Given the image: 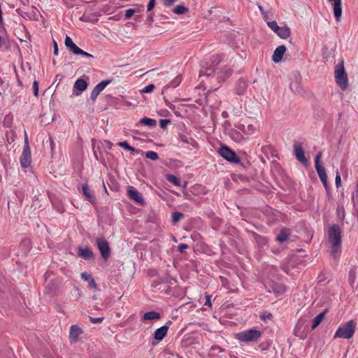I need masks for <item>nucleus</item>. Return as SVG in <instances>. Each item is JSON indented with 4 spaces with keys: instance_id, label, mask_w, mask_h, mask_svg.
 <instances>
[{
    "instance_id": "f257e3e1",
    "label": "nucleus",
    "mask_w": 358,
    "mask_h": 358,
    "mask_svg": "<svg viewBox=\"0 0 358 358\" xmlns=\"http://www.w3.org/2000/svg\"><path fill=\"white\" fill-rule=\"evenodd\" d=\"M329 242L331 244V254L335 255L341 247V230L338 225L333 224L328 231Z\"/></svg>"
},
{
    "instance_id": "f03ea898",
    "label": "nucleus",
    "mask_w": 358,
    "mask_h": 358,
    "mask_svg": "<svg viewBox=\"0 0 358 358\" xmlns=\"http://www.w3.org/2000/svg\"><path fill=\"white\" fill-rule=\"evenodd\" d=\"M335 81L337 85L345 91L348 87V78L344 66V60L340 61L335 66Z\"/></svg>"
},
{
    "instance_id": "7ed1b4c3",
    "label": "nucleus",
    "mask_w": 358,
    "mask_h": 358,
    "mask_svg": "<svg viewBox=\"0 0 358 358\" xmlns=\"http://www.w3.org/2000/svg\"><path fill=\"white\" fill-rule=\"evenodd\" d=\"M356 327L357 323L352 320L341 324L336 330L334 338H351L355 333Z\"/></svg>"
},
{
    "instance_id": "20e7f679",
    "label": "nucleus",
    "mask_w": 358,
    "mask_h": 358,
    "mask_svg": "<svg viewBox=\"0 0 358 358\" xmlns=\"http://www.w3.org/2000/svg\"><path fill=\"white\" fill-rule=\"evenodd\" d=\"M262 331L256 329H250L236 334V338L243 343L256 342L262 336Z\"/></svg>"
},
{
    "instance_id": "39448f33",
    "label": "nucleus",
    "mask_w": 358,
    "mask_h": 358,
    "mask_svg": "<svg viewBox=\"0 0 358 358\" xmlns=\"http://www.w3.org/2000/svg\"><path fill=\"white\" fill-rule=\"evenodd\" d=\"M218 153L224 159L234 164H241L240 157L237 154L226 145H222L219 148Z\"/></svg>"
},
{
    "instance_id": "423d86ee",
    "label": "nucleus",
    "mask_w": 358,
    "mask_h": 358,
    "mask_svg": "<svg viewBox=\"0 0 358 358\" xmlns=\"http://www.w3.org/2000/svg\"><path fill=\"white\" fill-rule=\"evenodd\" d=\"M24 148L22 155L20 157V165L22 168H27L31 162V150L29 144L28 136L27 132L24 131Z\"/></svg>"
},
{
    "instance_id": "0eeeda50",
    "label": "nucleus",
    "mask_w": 358,
    "mask_h": 358,
    "mask_svg": "<svg viewBox=\"0 0 358 358\" xmlns=\"http://www.w3.org/2000/svg\"><path fill=\"white\" fill-rule=\"evenodd\" d=\"M268 27L280 38L286 39L289 37L291 31L287 26L279 27L275 20L267 22Z\"/></svg>"
},
{
    "instance_id": "6e6552de",
    "label": "nucleus",
    "mask_w": 358,
    "mask_h": 358,
    "mask_svg": "<svg viewBox=\"0 0 358 358\" xmlns=\"http://www.w3.org/2000/svg\"><path fill=\"white\" fill-rule=\"evenodd\" d=\"M96 245L101 253V257L107 261L110 256L111 251L108 242L103 237L96 238Z\"/></svg>"
},
{
    "instance_id": "1a4fd4ad",
    "label": "nucleus",
    "mask_w": 358,
    "mask_h": 358,
    "mask_svg": "<svg viewBox=\"0 0 358 358\" xmlns=\"http://www.w3.org/2000/svg\"><path fill=\"white\" fill-rule=\"evenodd\" d=\"M322 152H319L315 158V166L320 180L327 178L325 169L321 162Z\"/></svg>"
},
{
    "instance_id": "9d476101",
    "label": "nucleus",
    "mask_w": 358,
    "mask_h": 358,
    "mask_svg": "<svg viewBox=\"0 0 358 358\" xmlns=\"http://www.w3.org/2000/svg\"><path fill=\"white\" fill-rule=\"evenodd\" d=\"M201 69L199 71V76L201 77L203 76H206L209 77L214 74L215 68L213 66V64L210 62H208L206 59L202 60L201 62Z\"/></svg>"
},
{
    "instance_id": "9b49d317",
    "label": "nucleus",
    "mask_w": 358,
    "mask_h": 358,
    "mask_svg": "<svg viewBox=\"0 0 358 358\" xmlns=\"http://www.w3.org/2000/svg\"><path fill=\"white\" fill-rule=\"evenodd\" d=\"M172 324L171 320L166 322V323L161 327L157 329L153 334L154 339L159 341H162L168 333L169 326Z\"/></svg>"
},
{
    "instance_id": "f8f14e48",
    "label": "nucleus",
    "mask_w": 358,
    "mask_h": 358,
    "mask_svg": "<svg viewBox=\"0 0 358 358\" xmlns=\"http://www.w3.org/2000/svg\"><path fill=\"white\" fill-rule=\"evenodd\" d=\"M294 151L296 159L303 165L308 164V159L305 157L304 150L302 145L299 143H295L294 144Z\"/></svg>"
},
{
    "instance_id": "ddd939ff",
    "label": "nucleus",
    "mask_w": 358,
    "mask_h": 358,
    "mask_svg": "<svg viewBox=\"0 0 358 358\" xmlns=\"http://www.w3.org/2000/svg\"><path fill=\"white\" fill-rule=\"evenodd\" d=\"M78 255L86 261L94 260L95 259L94 253L89 247H78Z\"/></svg>"
},
{
    "instance_id": "4468645a",
    "label": "nucleus",
    "mask_w": 358,
    "mask_h": 358,
    "mask_svg": "<svg viewBox=\"0 0 358 358\" xmlns=\"http://www.w3.org/2000/svg\"><path fill=\"white\" fill-rule=\"evenodd\" d=\"M111 83V80H102L98 83L92 91L90 98L95 101L99 94L105 89V87Z\"/></svg>"
},
{
    "instance_id": "2eb2a0df",
    "label": "nucleus",
    "mask_w": 358,
    "mask_h": 358,
    "mask_svg": "<svg viewBox=\"0 0 358 358\" xmlns=\"http://www.w3.org/2000/svg\"><path fill=\"white\" fill-rule=\"evenodd\" d=\"M127 194L131 200H134L136 203H139L141 205H145V202L143 198L142 197L141 194L135 188L132 187H129V189L127 190Z\"/></svg>"
},
{
    "instance_id": "dca6fc26",
    "label": "nucleus",
    "mask_w": 358,
    "mask_h": 358,
    "mask_svg": "<svg viewBox=\"0 0 358 358\" xmlns=\"http://www.w3.org/2000/svg\"><path fill=\"white\" fill-rule=\"evenodd\" d=\"M248 86V81L241 78L236 83L234 92L238 95H243L247 90Z\"/></svg>"
},
{
    "instance_id": "f3484780",
    "label": "nucleus",
    "mask_w": 358,
    "mask_h": 358,
    "mask_svg": "<svg viewBox=\"0 0 358 358\" xmlns=\"http://www.w3.org/2000/svg\"><path fill=\"white\" fill-rule=\"evenodd\" d=\"M64 44L67 50L75 55H78L81 49L73 41L71 38L69 36H66Z\"/></svg>"
},
{
    "instance_id": "a211bd4d",
    "label": "nucleus",
    "mask_w": 358,
    "mask_h": 358,
    "mask_svg": "<svg viewBox=\"0 0 358 358\" xmlns=\"http://www.w3.org/2000/svg\"><path fill=\"white\" fill-rule=\"evenodd\" d=\"M332 2L334 15L337 22H339L342 15L341 0H328Z\"/></svg>"
},
{
    "instance_id": "6ab92c4d",
    "label": "nucleus",
    "mask_w": 358,
    "mask_h": 358,
    "mask_svg": "<svg viewBox=\"0 0 358 358\" xmlns=\"http://www.w3.org/2000/svg\"><path fill=\"white\" fill-rule=\"evenodd\" d=\"M286 51V47L284 45H281L276 48L272 56V60L275 63L280 62Z\"/></svg>"
},
{
    "instance_id": "aec40b11",
    "label": "nucleus",
    "mask_w": 358,
    "mask_h": 358,
    "mask_svg": "<svg viewBox=\"0 0 358 358\" xmlns=\"http://www.w3.org/2000/svg\"><path fill=\"white\" fill-rule=\"evenodd\" d=\"M88 86V83L86 80L82 78L78 79L73 85V92L76 95H79L80 93L76 92V90L80 91V92H82L85 91Z\"/></svg>"
},
{
    "instance_id": "412c9836",
    "label": "nucleus",
    "mask_w": 358,
    "mask_h": 358,
    "mask_svg": "<svg viewBox=\"0 0 358 358\" xmlns=\"http://www.w3.org/2000/svg\"><path fill=\"white\" fill-rule=\"evenodd\" d=\"M83 193L85 196L86 199L90 202L92 205L96 203V198L93 194L92 190H90L87 184H83L82 186Z\"/></svg>"
},
{
    "instance_id": "4be33fe9",
    "label": "nucleus",
    "mask_w": 358,
    "mask_h": 358,
    "mask_svg": "<svg viewBox=\"0 0 358 358\" xmlns=\"http://www.w3.org/2000/svg\"><path fill=\"white\" fill-rule=\"evenodd\" d=\"M83 329L78 325H72L70 328L69 338L71 341H78V336L83 333Z\"/></svg>"
},
{
    "instance_id": "5701e85b",
    "label": "nucleus",
    "mask_w": 358,
    "mask_h": 358,
    "mask_svg": "<svg viewBox=\"0 0 358 358\" xmlns=\"http://www.w3.org/2000/svg\"><path fill=\"white\" fill-rule=\"evenodd\" d=\"M81 279L84 281H87L88 282V287L91 289H97V284L96 283L94 279L92 278L90 273L87 272H83L80 275Z\"/></svg>"
},
{
    "instance_id": "b1692460",
    "label": "nucleus",
    "mask_w": 358,
    "mask_h": 358,
    "mask_svg": "<svg viewBox=\"0 0 358 358\" xmlns=\"http://www.w3.org/2000/svg\"><path fill=\"white\" fill-rule=\"evenodd\" d=\"M233 71L225 66L224 68L222 69L220 71L218 72L217 78L220 81L224 82L226 79L229 78L232 74Z\"/></svg>"
},
{
    "instance_id": "393cba45",
    "label": "nucleus",
    "mask_w": 358,
    "mask_h": 358,
    "mask_svg": "<svg viewBox=\"0 0 358 358\" xmlns=\"http://www.w3.org/2000/svg\"><path fill=\"white\" fill-rule=\"evenodd\" d=\"M161 318V315L159 313L152 310L147 313H145L143 315L142 320H157Z\"/></svg>"
},
{
    "instance_id": "a878e982",
    "label": "nucleus",
    "mask_w": 358,
    "mask_h": 358,
    "mask_svg": "<svg viewBox=\"0 0 358 358\" xmlns=\"http://www.w3.org/2000/svg\"><path fill=\"white\" fill-rule=\"evenodd\" d=\"M327 310H324L322 313H320L319 315H317L313 320V324L311 329L313 330L316 329L322 322V321L324 320V316L326 313H327Z\"/></svg>"
},
{
    "instance_id": "bb28decb",
    "label": "nucleus",
    "mask_w": 358,
    "mask_h": 358,
    "mask_svg": "<svg viewBox=\"0 0 358 358\" xmlns=\"http://www.w3.org/2000/svg\"><path fill=\"white\" fill-rule=\"evenodd\" d=\"M179 138H180V140L186 143V144H190L191 145H192L193 147H196L197 145V143L196 142V141L194 139H193L191 137H188L187 135L185 134H179Z\"/></svg>"
},
{
    "instance_id": "cd10ccee",
    "label": "nucleus",
    "mask_w": 358,
    "mask_h": 358,
    "mask_svg": "<svg viewBox=\"0 0 358 358\" xmlns=\"http://www.w3.org/2000/svg\"><path fill=\"white\" fill-rule=\"evenodd\" d=\"M138 124H141L148 127H155L157 124V121L155 119L149 118L147 117L141 118Z\"/></svg>"
},
{
    "instance_id": "c85d7f7f",
    "label": "nucleus",
    "mask_w": 358,
    "mask_h": 358,
    "mask_svg": "<svg viewBox=\"0 0 358 358\" xmlns=\"http://www.w3.org/2000/svg\"><path fill=\"white\" fill-rule=\"evenodd\" d=\"M252 235L258 245H264L266 244L267 241L265 237L262 236L261 235H259L254 231H252Z\"/></svg>"
},
{
    "instance_id": "c756f323",
    "label": "nucleus",
    "mask_w": 358,
    "mask_h": 358,
    "mask_svg": "<svg viewBox=\"0 0 358 358\" xmlns=\"http://www.w3.org/2000/svg\"><path fill=\"white\" fill-rule=\"evenodd\" d=\"M181 80H182L181 76H178L169 85H166L164 87L163 92L164 90H167L169 87H173V88L176 87L177 86H178L180 85V83H181Z\"/></svg>"
},
{
    "instance_id": "7c9ffc66",
    "label": "nucleus",
    "mask_w": 358,
    "mask_h": 358,
    "mask_svg": "<svg viewBox=\"0 0 358 358\" xmlns=\"http://www.w3.org/2000/svg\"><path fill=\"white\" fill-rule=\"evenodd\" d=\"M289 238V234L285 229H282L278 235L275 237V240L280 243H284Z\"/></svg>"
},
{
    "instance_id": "2f4dec72",
    "label": "nucleus",
    "mask_w": 358,
    "mask_h": 358,
    "mask_svg": "<svg viewBox=\"0 0 358 358\" xmlns=\"http://www.w3.org/2000/svg\"><path fill=\"white\" fill-rule=\"evenodd\" d=\"M166 180L176 186H180V179L172 174H167L166 176Z\"/></svg>"
},
{
    "instance_id": "473e14b6",
    "label": "nucleus",
    "mask_w": 358,
    "mask_h": 358,
    "mask_svg": "<svg viewBox=\"0 0 358 358\" xmlns=\"http://www.w3.org/2000/svg\"><path fill=\"white\" fill-rule=\"evenodd\" d=\"M189 10L188 8L182 6V5H178L176 6L173 9V12L178 15H182L187 13Z\"/></svg>"
},
{
    "instance_id": "72a5a7b5",
    "label": "nucleus",
    "mask_w": 358,
    "mask_h": 358,
    "mask_svg": "<svg viewBox=\"0 0 358 358\" xmlns=\"http://www.w3.org/2000/svg\"><path fill=\"white\" fill-rule=\"evenodd\" d=\"M185 215L180 212H174L172 214V222L173 224H176L179 221H180L182 218H184Z\"/></svg>"
},
{
    "instance_id": "f704fd0d",
    "label": "nucleus",
    "mask_w": 358,
    "mask_h": 358,
    "mask_svg": "<svg viewBox=\"0 0 358 358\" xmlns=\"http://www.w3.org/2000/svg\"><path fill=\"white\" fill-rule=\"evenodd\" d=\"M145 157L152 160H157L159 159L158 154L155 151H148L145 154Z\"/></svg>"
},
{
    "instance_id": "c9c22d12",
    "label": "nucleus",
    "mask_w": 358,
    "mask_h": 358,
    "mask_svg": "<svg viewBox=\"0 0 358 358\" xmlns=\"http://www.w3.org/2000/svg\"><path fill=\"white\" fill-rule=\"evenodd\" d=\"M155 88V85L154 84H149L148 85L145 86L143 90H141L142 93H150L152 92Z\"/></svg>"
},
{
    "instance_id": "e433bc0d",
    "label": "nucleus",
    "mask_w": 358,
    "mask_h": 358,
    "mask_svg": "<svg viewBox=\"0 0 358 358\" xmlns=\"http://www.w3.org/2000/svg\"><path fill=\"white\" fill-rule=\"evenodd\" d=\"M356 279V273L354 270H350L349 272L348 281L350 285H353Z\"/></svg>"
},
{
    "instance_id": "4c0bfd02",
    "label": "nucleus",
    "mask_w": 358,
    "mask_h": 358,
    "mask_svg": "<svg viewBox=\"0 0 358 358\" xmlns=\"http://www.w3.org/2000/svg\"><path fill=\"white\" fill-rule=\"evenodd\" d=\"M221 60H222V59H221L220 56L215 55V56L213 57L210 62L213 64V66L215 69V66H217L221 62Z\"/></svg>"
},
{
    "instance_id": "58836bf2",
    "label": "nucleus",
    "mask_w": 358,
    "mask_h": 358,
    "mask_svg": "<svg viewBox=\"0 0 358 358\" xmlns=\"http://www.w3.org/2000/svg\"><path fill=\"white\" fill-rule=\"evenodd\" d=\"M38 88H39V83L35 80L33 83V93L35 96H38Z\"/></svg>"
},
{
    "instance_id": "ea45409f",
    "label": "nucleus",
    "mask_w": 358,
    "mask_h": 358,
    "mask_svg": "<svg viewBox=\"0 0 358 358\" xmlns=\"http://www.w3.org/2000/svg\"><path fill=\"white\" fill-rule=\"evenodd\" d=\"M90 317V322L93 324L101 323L104 320V317Z\"/></svg>"
},
{
    "instance_id": "a19ab883",
    "label": "nucleus",
    "mask_w": 358,
    "mask_h": 358,
    "mask_svg": "<svg viewBox=\"0 0 358 358\" xmlns=\"http://www.w3.org/2000/svg\"><path fill=\"white\" fill-rule=\"evenodd\" d=\"M171 122L169 119H162L159 120V126L161 128L164 129Z\"/></svg>"
},
{
    "instance_id": "79ce46f5",
    "label": "nucleus",
    "mask_w": 358,
    "mask_h": 358,
    "mask_svg": "<svg viewBox=\"0 0 358 358\" xmlns=\"http://www.w3.org/2000/svg\"><path fill=\"white\" fill-rule=\"evenodd\" d=\"M337 215L340 220H343L344 219L345 212L344 208L343 207H341V208H337Z\"/></svg>"
},
{
    "instance_id": "37998d69",
    "label": "nucleus",
    "mask_w": 358,
    "mask_h": 358,
    "mask_svg": "<svg viewBox=\"0 0 358 358\" xmlns=\"http://www.w3.org/2000/svg\"><path fill=\"white\" fill-rule=\"evenodd\" d=\"M134 13H135L134 9H131V8L127 9L125 11V14H124L125 18L129 19V18L131 17L134 15Z\"/></svg>"
},
{
    "instance_id": "c03bdc74",
    "label": "nucleus",
    "mask_w": 358,
    "mask_h": 358,
    "mask_svg": "<svg viewBox=\"0 0 358 358\" xmlns=\"http://www.w3.org/2000/svg\"><path fill=\"white\" fill-rule=\"evenodd\" d=\"M189 248V245L184 243H180L178 246V250L180 253H184L185 250Z\"/></svg>"
},
{
    "instance_id": "a18cd8bd",
    "label": "nucleus",
    "mask_w": 358,
    "mask_h": 358,
    "mask_svg": "<svg viewBox=\"0 0 358 358\" xmlns=\"http://www.w3.org/2000/svg\"><path fill=\"white\" fill-rule=\"evenodd\" d=\"M117 145L121 147V148H123L124 149L128 150L129 147L131 146L128 143L127 141H121V142H119L117 143Z\"/></svg>"
},
{
    "instance_id": "49530a36",
    "label": "nucleus",
    "mask_w": 358,
    "mask_h": 358,
    "mask_svg": "<svg viewBox=\"0 0 358 358\" xmlns=\"http://www.w3.org/2000/svg\"><path fill=\"white\" fill-rule=\"evenodd\" d=\"M78 55H81V56H83L84 57H87V58H90V59H93L94 58V56L92 55H91V54H90V53L83 50L82 49L80 51Z\"/></svg>"
},
{
    "instance_id": "de8ad7c7",
    "label": "nucleus",
    "mask_w": 358,
    "mask_h": 358,
    "mask_svg": "<svg viewBox=\"0 0 358 358\" xmlns=\"http://www.w3.org/2000/svg\"><path fill=\"white\" fill-rule=\"evenodd\" d=\"M335 182H336V186L337 188H338L341 185V176H340V173L337 171L336 173V180H335Z\"/></svg>"
},
{
    "instance_id": "09e8293b",
    "label": "nucleus",
    "mask_w": 358,
    "mask_h": 358,
    "mask_svg": "<svg viewBox=\"0 0 358 358\" xmlns=\"http://www.w3.org/2000/svg\"><path fill=\"white\" fill-rule=\"evenodd\" d=\"M155 1L156 0H150L149 1V3L147 6L148 11H150L154 8V7L155 6V4H156Z\"/></svg>"
},
{
    "instance_id": "8fccbe9b",
    "label": "nucleus",
    "mask_w": 358,
    "mask_h": 358,
    "mask_svg": "<svg viewBox=\"0 0 358 358\" xmlns=\"http://www.w3.org/2000/svg\"><path fill=\"white\" fill-rule=\"evenodd\" d=\"M177 0H162V2L166 6H172Z\"/></svg>"
},
{
    "instance_id": "3c124183",
    "label": "nucleus",
    "mask_w": 358,
    "mask_h": 358,
    "mask_svg": "<svg viewBox=\"0 0 358 358\" xmlns=\"http://www.w3.org/2000/svg\"><path fill=\"white\" fill-rule=\"evenodd\" d=\"M273 289L275 292H278V293H280V292L284 291V289H282V287L281 285H278L273 286Z\"/></svg>"
},
{
    "instance_id": "603ef678",
    "label": "nucleus",
    "mask_w": 358,
    "mask_h": 358,
    "mask_svg": "<svg viewBox=\"0 0 358 358\" xmlns=\"http://www.w3.org/2000/svg\"><path fill=\"white\" fill-rule=\"evenodd\" d=\"M205 306L210 307L212 306L211 304V296L210 295H206V301L204 303Z\"/></svg>"
},
{
    "instance_id": "864d4df0",
    "label": "nucleus",
    "mask_w": 358,
    "mask_h": 358,
    "mask_svg": "<svg viewBox=\"0 0 358 358\" xmlns=\"http://www.w3.org/2000/svg\"><path fill=\"white\" fill-rule=\"evenodd\" d=\"M305 323V321L302 319V318H300L296 325V327H295V331L298 329H300L301 326H303Z\"/></svg>"
},
{
    "instance_id": "5fc2aeb1",
    "label": "nucleus",
    "mask_w": 358,
    "mask_h": 358,
    "mask_svg": "<svg viewBox=\"0 0 358 358\" xmlns=\"http://www.w3.org/2000/svg\"><path fill=\"white\" fill-rule=\"evenodd\" d=\"M53 47H54L53 54H54V55H57L59 49H58L57 43L55 40L53 41Z\"/></svg>"
},
{
    "instance_id": "6e6d98bb",
    "label": "nucleus",
    "mask_w": 358,
    "mask_h": 358,
    "mask_svg": "<svg viewBox=\"0 0 358 358\" xmlns=\"http://www.w3.org/2000/svg\"><path fill=\"white\" fill-rule=\"evenodd\" d=\"M128 150L130 151L132 154H134V153L139 154L142 152L141 150L136 149L135 148H134L132 146H130Z\"/></svg>"
},
{
    "instance_id": "4d7b16f0",
    "label": "nucleus",
    "mask_w": 358,
    "mask_h": 358,
    "mask_svg": "<svg viewBox=\"0 0 358 358\" xmlns=\"http://www.w3.org/2000/svg\"><path fill=\"white\" fill-rule=\"evenodd\" d=\"M49 141H50V147L51 152L52 153L54 148H55V143H54L53 138L51 136L49 137Z\"/></svg>"
},
{
    "instance_id": "13d9d810",
    "label": "nucleus",
    "mask_w": 358,
    "mask_h": 358,
    "mask_svg": "<svg viewBox=\"0 0 358 358\" xmlns=\"http://www.w3.org/2000/svg\"><path fill=\"white\" fill-rule=\"evenodd\" d=\"M321 181H322V184L324 185L326 191L327 192H329V187L328 183H327V178H325L323 180H321Z\"/></svg>"
},
{
    "instance_id": "bf43d9fd",
    "label": "nucleus",
    "mask_w": 358,
    "mask_h": 358,
    "mask_svg": "<svg viewBox=\"0 0 358 358\" xmlns=\"http://www.w3.org/2000/svg\"><path fill=\"white\" fill-rule=\"evenodd\" d=\"M270 345V343H261L259 345V348L262 350H266L268 349V346Z\"/></svg>"
},
{
    "instance_id": "052dcab7",
    "label": "nucleus",
    "mask_w": 358,
    "mask_h": 358,
    "mask_svg": "<svg viewBox=\"0 0 358 358\" xmlns=\"http://www.w3.org/2000/svg\"><path fill=\"white\" fill-rule=\"evenodd\" d=\"M272 317H273V315H272V314H271V313H266V315H264L262 316V318H263V320H266V319H268V320H271V319H272Z\"/></svg>"
},
{
    "instance_id": "680f3d73",
    "label": "nucleus",
    "mask_w": 358,
    "mask_h": 358,
    "mask_svg": "<svg viewBox=\"0 0 358 358\" xmlns=\"http://www.w3.org/2000/svg\"><path fill=\"white\" fill-rule=\"evenodd\" d=\"M9 117L8 116H6L5 118H4V120H3V124L4 126L8 127H10V124H8V121H7V120L8 119Z\"/></svg>"
},
{
    "instance_id": "e2e57ef3",
    "label": "nucleus",
    "mask_w": 358,
    "mask_h": 358,
    "mask_svg": "<svg viewBox=\"0 0 358 358\" xmlns=\"http://www.w3.org/2000/svg\"><path fill=\"white\" fill-rule=\"evenodd\" d=\"M62 76L59 74L56 75L55 81L59 80V82L62 80Z\"/></svg>"
},
{
    "instance_id": "0e129e2a",
    "label": "nucleus",
    "mask_w": 358,
    "mask_h": 358,
    "mask_svg": "<svg viewBox=\"0 0 358 358\" xmlns=\"http://www.w3.org/2000/svg\"><path fill=\"white\" fill-rule=\"evenodd\" d=\"M188 340H189V338L187 339V340H182V342H181L182 345V346H187Z\"/></svg>"
},
{
    "instance_id": "69168bd1",
    "label": "nucleus",
    "mask_w": 358,
    "mask_h": 358,
    "mask_svg": "<svg viewBox=\"0 0 358 358\" xmlns=\"http://www.w3.org/2000/svg\"><path fill=\"white\" fill-rule=\"evenodd\" d=\"M148 20H149L150 22H153V15L152 14H150L148 17Z\"/></svg>"
},
{
    "instance_id": "338daca9",
    "label": "nucleus",
    "mask_w": 358,
    "mask_h": 358,
    "mask_svg": "<svg viewBox=\"0 0 358 358\" xmlns=\"http://www.w3.org/2000/svg\"><path fill=\"white\" fill-rule=\"evenodd\" d=\"M5 43V40L0 36V47Z\"/></svg>"
},
{
    "instance_id": "774afa93",
    "label": "nucleus",
    "mask_w": 358,
    "mask_h": 358,
    "mask_svg": "<svg viewBox=\"0 0 358 358\" xmlns=\"http://www.w3.org/2000/svg\"><path fill=\"white\" fill-rule=\"evenodd\" d=\"M356 187V196L358 198V182H357Z\"/></svg>"
}]
</instances>
